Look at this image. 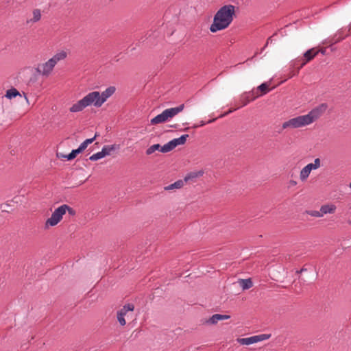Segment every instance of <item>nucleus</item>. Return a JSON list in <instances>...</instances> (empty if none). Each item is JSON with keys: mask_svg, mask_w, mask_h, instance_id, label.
Instances as JSON below:
<instances>
[{"mask_svg": "<svg viewBox=\"0 0 351 351\" xmlns=\"http://www.w3.org/2000/svg\"><path fill=\"white\" fill-rule=\"evenodd\" d=\"M235 14V8L232 5H225L222 6L215 14L213 23L210 27L211 32L227 28L233 21V16Z\"/></svg>", "mask_w": 351, "mask_h": 351, "instance_id": "obj_1", "label": "nucleus"}, {"mask_svg": "<svg viewBox=\"0 0 351 351\" xmlns=\"http://www.w3.org/2000/svg\"><path fill=\"white\" fill-rule=\"evenodd\" d=\"M184 108V104H181L177 107L165 109L162 113L158 114L151 119L152 125H156L169 121L171 119L181 112Z\"/></svg>", "mask_w": 351, "mask_h": 351, "instance_id": "obj_2", "label": "nucleus"}, {"mask_svg": "<svg viewBox=\"0 0 351 351\" xmlns=\"http://www.w3.org/2000/svg\"><path fill=\"white\" fill-rule=\"evenodd\" d=\"M115 91V88L110 86L107 88L102 93L98 91H93L89 93L93 102V106L96 108H99L102 104L109 98Z\"/></svg>", "mask_w": 351, "mask_h": 351, "instance_id": "obj_3", "label": "nucleus"}, {"mask_svg": "<svg viewBox=\"0 0 351 351\" xmlns=\"http://www.w3.org/2000/svg\"><path fill=\"white\" fill-rule=\"evenodd\" d=\"M65 209H67L66 204L61 205L55 209L49 217L45 222V228H48L50 226H56L62 219L63 215L65 214Z\"/></svg>", "mask_w": 351, "mask_h": 351, "instance_id": "obj_4", "label": "nucleus"}, {"mask_svg": "<svg viewBox=\"0 0 351 351\" xmlns=\"http://www.w3.org/2000/svg\"><path fill=\"white\" fill-rule=\"evenodd\" d=\"M309 125L305 115L292 118L282 123V128H298Z\"/></svg>", "mask_w": 351, "mask_h": 351, "instance_id": "obj_5", "label": "nucleus"}, {"mask_svg": "<svg viewBox=\"0 0 351 351\" xmlns=\"http://www.w3.org/2000/svg\"><path fill=\"white\" fill-rule=\"evenodd\" d=\"M134 306L132 304H127L124 305L120 310L117 311V320L121 326H125L126 324L125 318L132 317Z\"/></svg>", "mask_w": 351, "mask_h": 351, "instance_id": "obj_6", "label": "nucleus"}, {"mask_svg": "<svg viewBox=\"0 0 351 351\" xmlns=\"http://www.w3.org/2000/svg\"><path fill=\"white\" fill-rule=\"evenodd\" d=\"M328 105L323 103L311 110L305 117L309 125L319 118L326 110Z\"/></svg>", "mask_w": 351, "mask_h": 351, "instance_id": "obj_7", "label": "nucleus"}, {"mask_svg": "<svg viewBox=\"0 0 351 351\" xmlns=\"http://www.w3.org/2000/svg\"><path fill=\"white\" fill-rule=\"evenodd\" d=\"M91 105L93 106V102L88 93L82 99L79 100L77 103L74 104L69 108V110L71 112H78L82 111L85 108Z\"/></svg>", "mask_w": 351, "mask_h": 351, "instance_id": "obj_8", "label": "nucleus"}, {"mask_svg": "<svg viewBox=\"0 0 351 351\" xmlns=\"http://www.w3.org/2000/svg\"><path fill=\"white\" fill-rule=\"evenodd\" d=\"M56 64L53 62L49 59L45 63H41L38 64L36 66V71L39 75H41L44 77H48L52 73Z\"/></svg>", "mask_w": 351, "mask_h": 351, "instance_id": "obj_9", "label": "nucleus"}, {"mask_svg": "<svg viewBox=\"0 0 351 351\" xmlns=\"http://www.w3.org/2000/svg\"><path fill=\"white\" fill-rule=\"evenodd\" d=\"M119 148V145L114 144L111 145H105L102 147L101 151L96 154H93L90 156L89 160L92 161H96L104 157L108 156L112 152Z\"/></svg>", "mask_w": 351, "mask_h": 351, "instance_id": "obj_10", "label": "nucleus"}, {"mask_svg": "<svg viewBox=\"0 0 351 351\" xmlns=\"http://www.w3.org/2000/svg\"><path fill=\"white\" fill-rule=\"evenodd\" d=\"M319 53V51L315 48H312L306 51L304 53L303 62L301 65L298 67V70L302 68L308 62L311 61L313 58Z\"/></svg>", "mask_w": 351, "mask_h": 351, "instance_id": "obj_11", "label": "nucleus"}, {"mask_svg": "<svg viewBox=\"0 0 351 351\" xmlns=\"http://www.w3.org/2000/svg\"><path fill=\"white\" fill-rule=\"evenodd\" d=\"M303 62V59L302 58H297L294 60H293L291 62V66L293 68V69H295L296 70L295 71L294 69L291 70L290 71V73L289 74L287 78H291L292 77L296 75L299 71L298 70V67L301 65V63Z\"/></svg>", "mask_w": 351, "mask_h": 351, "instance_id": "obj_12", "label": "nucleus"}, {"mask_svg": "<svg viewBox=\"0 0 351 351\" xmlns=\"http://www.w3.org/2000/svg\"><path fill=\"white\" fill-rule=\"evenodd\" d=\"M251 94H254V90H252L250 92H245L241 95L239 99V108L246 106L250 101L254 100L257 97V96H254L253 98L250 99V95Z\"/></svg>", "mask_w": 351, "mask_h": 351, "instance_id": "obj_13", "label": "nucleus"}, {"mask_svg": "<svg viewBox=\"0 0 351 351\" xmlns=\"http://www.w3.org/2000/svg\"><path fill=\"white\" fill-rule=\"evenodd\" d=\"M230 317V316L228 315L215 314L206 322L210 324H215L219 321L228 319Z\"/></svg>", "mask_w": 351, "mask_h": 351, "instance_id": "obj_14", "label": "nucleus"}, {"mask_svg": "<svg viewBox=\"0 0 351 351\" xmlns=\"http://www.w3.org/2000/svg\"><path fill=\"white\" fill-rule=\"evenodd\" d=\"M237 283L243 290L249 289L253 286V282L250 278L239 279Z\"/></svg>", "mask_w": 351, "mask_h": 351, "instance_id": "obj_15", "label": "nucleus"}, {"mask_svg": "<svg viewBox=\"0 0 351 351\" xmlns=\"http://www.w3.org/2000/svg\"><path fill=\"white\" fill-rule=\"evenodd\" d=\"M204 174L203 171H193L187 174L184 179V182L194 181L197 178L202 176Z\"/></svg>", "mask_w": 351, "mask_h": 351, "instance_id": "obj_16", "label": "nucleus"}, {"mask_svg": "<svg viewBox=\"0 0 351 351\" xmlns=\"http://www.w3.org/2000/svg\"><path fill=\"white\" fill-rule=\"evenodd\" d=\"M238 342L241 345H251L257 343V339L256 335L247 338L238 339Z\"/></svg>", "mask_w": 351, "mask_h": 351, "instance_id": "obj_17", "label": "nucleus"}, {"mask_svg": "<svg viewBox=\"0 0 351 351\" xmlns=\"http://www.w3.org/2000/svg\"><path fill=\"white\" fill-rule=\"evenodd\" d=\"M66 56H67V53L64 51H61L56 53L50 59L56 65L58 62L64 60L66 58Z\"/></svg>", "mask_w": 351, "mask_h": 351, "instance_id": "obj_18", "label": "nucleus"}, {"mask_svg": "<svg viewBox=\"0 0 351 351\" xmlns=\"http://www.w3.org/2000/svg\"><path fill=\"white\" fill-rule=\"evenodd\" d=\"M320 208L322 215H324L328 213H334L336 210V206L333 204H325L322 206Z\"/></svg>", "mask_w": 351, "mask_h": 351, "instance_id": "obj_19", "label": "nucleus"}, {"mask_svg": "<svg viewBox=\"0 0 351 351\" xmlns=\"http://www.w3.org/2000/svg\"><path fill=\"white\" fill-rule=\"evenodd\" d=\"M184 182V180H179L175 182L174 183L165 186V190L171 191V190H173V189H180L183 186Z\"/></svg>", "mask_w": 351, "mask_h": 351, "instance_id": "obj_20", "label": "nucleus"}, {"mask_svg": "<svg viewBox=\"0 0 351 351\" xmlns=\"http://www.w3.org/2000/svg\"><path fill=\"white\" fill-rule=\"evenodd\" d=\"M188 137V134H184L179 138H173L171 140V142L173 143L174 147H176L178 145H184L186 143V138Z\"/></svg>", "mask_w": 351, "mask_h": 351, "instance_id": "obj_21", "label": "nucleus"}, {"mask_svg": "<svg viewBox=\"0 0 351 351\" xmlns=\"http://www.w3.org/2000/svg\"><path fill=\"white\" fill-rule=\"evenodd\" d=\"M33 17L27 21V23H36L41 18V12L39 9H35L33 10Z\"/></svg>", "mask_w": 351, "mask_h": 351, "instance_id": "obj_22", "label": "nucleus"}, {"mask_svg": "<svg viewBox=\"0 0 351 351\" xmlns=\"http://www.w3.org/2000/svg\"><path fill=\"white\" fill-rule=\"evenodd\" d=\"M18 95H21L20 93L15 88H12L6 91V94L5 96L8 99H12Z\"/></svg>", "mask_w": 351, "mask_h": 351, "instance_id": "obj_23", "label": "nucleus"}, {"mask_svg": "<svg viewBox=\"0 0 351 351\" xmlns=\"http://www.w3.org/2000/svg\"><path fill=\"white\" fill-rule=\"evenodd\" d=\"M80 153H81L80 151H79L78 149H76L72 150L70 154H69L68 155L61 154L60 156H59L58 154V156L62 157V158H66L67 159V160H71L74 159L77 156V155Z\"/></svg>", "mask_w": 351, "mask_h": 351, "instance_id": "obj_24", "label": "nucleus"}, {"mask_svg": "<svg viewBox=\"0 0 351 351\" xmlns=\"http://www.w3.org/2000/svg\"><path fill=\"white\" fill-rule=\"evenodd\" d=\"M174 146L171 141L165 144L163 146H160V152L162 153H167L174 149Z\"/></svg>", "mask_w": 351, "mask_h": 351, "instance_id": "obj_25", "label": "nucleus"}, {"mask_svg": "<svg viewBox=\"0 0 351 351\" xmlns=\"http://www.w3.org/2000/svg\"><path fill=\"white\" fill-rule=\"evenodd\" d=\"M311 173V171L307 168V167H304L301 171L300 173V178L302 181H305Z\"/></svg>", "mask_w": 351, "mask_h": 351, "instance_id": "obj_26", "label": "nucleus"}, {"mask_svg": "<svg viewBox=\"0 0 351 351\" xmlns=\"http://www.w3.org/2000/svg\"><path fill=\"white\" fill-rule=\"evenodd\" d=\"M321 165V162L319 158H315L313 163H309L306 167L308 168V169L311 171L312 170H315L318 169Z\"/></svg>", "mask_w": 351, "mask_h": 351, "instance_id": "obj_27", "label": "nucleus"}, {"mask_svg": "<svg viewBox=\"0 0 351 351\" xmlns=\"http://www.w3.org/2000/svg\"><path fill=\"white\" fill-rule=\"evenodd\" d=\"M160 145L159 144H154L152 146H150L147 150H146V154L147 155H150L152 154H153L154 152L158 150L160 151Z\"/></svg>", "mask_w": 351, "mask_h": 351, "instance_id": "obj_28", "label": "nucleus"}, {"mask_svg": "<svg viewBox=\"0 0 351 351\" xmlns=\"http://www.w3.org/2000/svg\"><path fill=\"white\" fill-rule=\"evenodd\" d=\"M258 90L262 92L261 95H264L268 91V85L267 83H263L258 86Z\"/></svg>", "mask_w": 351, "mask_h": 351, "instance_id": "obj_29", "label": "nucleus"}, {"mask_svg": "<svg viewBox=\"0 0 351 351\" xmlns=\"http://www.w3.org/2000/svg\"><path fill=\"white\" fill-rule=\"evenodd\" d=\"M307 213L309 215L313 216V217H323L322 213L321 212V210L319 211H317V210H309V211H307Z\"/></svg>", "mask_w": 351, "mask_h": 351, "instance_id": "obj_30", "label": "nucleus"}, {"mask_svg": "<svg viewBox=\"0 0 351 351\" xmlns=\"http://www.w3.org/2000/svg\"><path fill=\"white\" fill-rule=\"evenodd\" d=\"M256 339H257V341H264V340H266V339H268L270 337H271V335H268V334H262V335H256Z\"/></svg>", "mask_w": 351, "mask_h": 351, "instance_id": "obj_31", "label": "nucleus"}, {"mask_svg": "<svg viewBox=\"0 0 351 351\" xmlns=\"http://www.w3.org/2000/svg\"><path fill=\"white\" fill-rule=\"evenodd\" d=\"M0 210L2 212H8V213L11 210V206L8 204H2L0 205Z\"/></svg>", "mask_w": 351, "mask_h": 351, "instance_id": "obj_32", "label": "nucleus"}, {"mask_svg": "<svg viewBox=\"0 0 351 351\" xmlns=\"http://www.w3.org/2000/svg\"><path fill=\"white\" fill-rule=\"evenodd\" d=\"M99 136V134L97 133H95L94 137L93 138H88V139H86L84 141V143L86 144V145H89L90 143H92L95 140V138Z\"/></svg>", "mask_w": 351, "mask_h": 351, "instance_id": "obj_33", "label": "nucleus"}, {"mask_svg": "<svg viewBox=\"0 0 351 351\" xmlns=\"http://www.w3.org/2000/svg\"><path fill=\"white\" fill-rule=\"evenodd\" d=\"M239 107L238 106V107H237V108H235L230 109L228 112H225V113H223V114H221L219 116V117H220V118H221V117H225V116L228 115V114H230V113H231V112H234V111L237 110V109H239Z\"/></svg>", "mask_w": 351, "mask_h": 351, "instance_id": "obj_34", "label": "nucleus"}, {"mask_svg": "<svg viewBox=\"0 0 351 351\" xmlns=\"http://www.w3.org/2000/svg\"><path fill=\"white\" fill-rule=\"evenodd\" d=\"M88 147V145H86L84 141L80 144L79 147L77 148L80 152H83L86 147Z\"/></svg>", "mask_w": 351, "mask_h": 351, "instance_id": "obj_35", "label": "nucleus"}, {"mask_svg": "<svg viewBox=\"0 0 351 351\" xmlns=\"http://www.w3.org/2000/svg\"><path fill=\"white\" fill-rule=\"evenodd\" d=\"M66 207H67V209H65V213L66 211H68V213L71 215H75V211L72 208L69 207L68 205H66Z\"/></svg>", "mask_w": 351, "mask_h": 351, "instance_id": "obj_36", "label": "nucleus"}, {"mask_svg": "<svg viewBox=\"0 0 351 351\" xmlns=\"http://www.w3.org/2000/svg\"><path fill=\"white\" fill-rule=\"evenodd\" d=\"M307 269L306 268H302L300 271H297V273H302L304 271H306Z\"/></svg>", "mask_w": 351, "mask_h": 351, "instance_id": "obj_37", "label": "nucleus"}, {"mask_svg": "<svg viewBox=\"0 0 351 351\" xmlns=\"http://www.w3.org/2000/svg\"><path fill=\"white\" fill-rule=\"evenodd\" d=\"M206 123L205 121H201L199 122V126H204V125H206Z\"/></svg>", "mask_w": 351, "mask_h": 351, "instance_id": "obj_38", "label": "nucleus"}, {"mask_svg": "<svg viewBox=\"0 0 351 351\" xmlns=\"http://www.w3.org/2000/svg\"><path fill=\"white\" fill-rule=\"evenodd\" d=\"M319 52H321L322 54H325V52H326V49H320V50H318Z\"/></svg>", "mask_w": 351, "mask_h": 351, "instance_id": "obj_39", "label": "nucleus"}, {"mask_svg": "<svg viewBox=\"0 0 351 351\" xmlns=\"http://www.w3.org/2000/svg\"><path fill=\"white\" fill-rule=\"evenodd\" d=\"M254 96H256V95H255V93L254 92V94H252H252H251V95H250V99L253 98ZM256 96H257V97H258L259 95H256Z\"/></svg>", "mask_w": 351, "mask_h": 351, "instance_id": "obj_40", "label": "nucleus"}, {"mask_svg": "<svg viewBox=\"0 0 351 351\" xmlns=\"http://www.w3.org/2000/svg\"><path fill=\"white\" fill-rule=\"evenodd\" d=\"M215 120H216V118L213 119H210V120H209V121L207 122V123H213V122H214Z\"/></svg>", "mask_w": 351, "mask_h": 351, "instance_id": "obj_41", "label": "nucleus"}, {"mask_svg": "<svg viewBox=\"0 0 351 351\" xmlns=\"http://www.w3.org/2000/svg\"><path fill=\"white\" fill-rule=\"evenodd\" d=\"M270 40H271V38H268V40H267V43H266V44H265V46H264V47H265V48L268 45L269 41Z\"/></svg>", "mask_w": 351, "mask_h": 351, "instance_id": "obj_42", "label": "nucleus"}, {"mask_svg": "<svg viewBox=\"0 0 351 351\" xmlns=\"http://www.w3.org/2000/svg\"><path fill=\"white\" fill-rule=\"evenodd\" d=\"M198 127H199V124H195L193 126V128H197Z\"/></svg>", "mask_w": 351, "mask_h": 351, "instance_id": "obj_43", "label": "nucleus"}, {"mask_svg": "<svg viewBox=\"0 0 351 351\" xmlns=\"http://www.w3.org/2000/svg\"><path fill=\"white\" fill-rule=\"evenodd\" d=\"M265 49V48L263 47L261 49V52H260V53H262Z\"/></svg>", "mask_w": 351, "mask_h": 351, "instance_id": "obj_44", "label": "nucleus"}, {"mask_svg": "<svg viewBox=\"0 0 351 351\" xmlns=\"http://www.w3.org/2000/svg\"><path fill=\"white\" fill-rule=\"evenodd\" d=\"M291 184H292L293 185H295V184H296V182H294V181H292V182H291Z\"/></svg>", "mask_w": 351, "mask_h": 351, "instance_id": "obj_45", "label": "nucleus"}, {"mask_svg": "<svg viewBox=\"0 0 351 351\" xmlns=\"http://www.w3.org/2000/svg\"><path fill=\"white\" fill-rule=\"evenodd\" d=\"M348 223L351 225V219L348 221Z\"/></svg>", "mask_w": 351, "mask_h": 351, "instance_id": "obj_46", "label": "nucleus"}, {"mask_svg": "<svg viewBox=\"0 0 351 351\" xmlns=\"http://www.w3.org/2000/svg\"><path fill=\"white\" fill-rule=\"evenodd\" d=\"M350 187L351 188V182L350 183Z\"/></svg>", "mask_w": 351, "mask_h": 351, "instance_id": "obj_47", "label": "nucleus"}, {"mask_svg": "<svg viewBox=\"0 0 351 351\" xmlns=\"http://www.w3.org/2000/svg\"><path fill=\"white\" fill-rule=\"evenodd\" d=\"M350 208L351 209V206H350Z\"/></svg>", "mask_w": 351, "mask_h": 351, "instance_id": "obj_48", "label": "nucleus"}, {"mask_svg": "<svg viewBox=\"0 0 351 351\" xmlns=\"http://www.w3.org/2000/svg\"><path fill=\"white\" fill-rule=\"evenodd\" d=\"M350 28H351V24H350Z\"/></svg>", "mask_w": 351, "mask_h": 351, "instance_id": "obj_49", "label": "nucleus"}]
</instances>
